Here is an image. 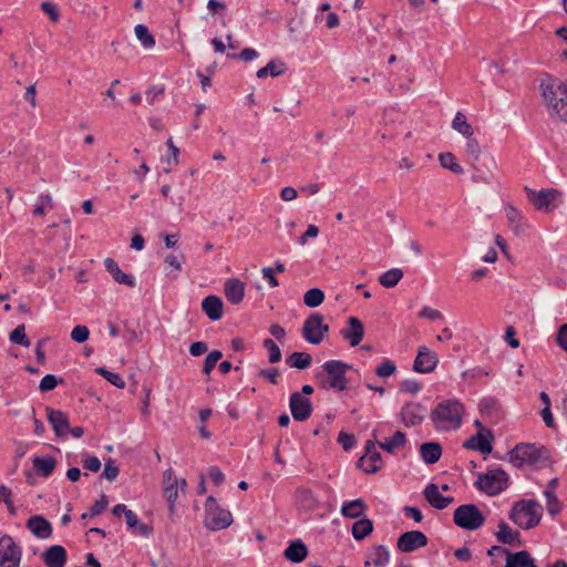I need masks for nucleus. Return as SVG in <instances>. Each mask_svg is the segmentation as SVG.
Here are the masks:
<instances>
[{"mask_svg": "<svg viewBox=\"0 0 567 567\" xmlns=\"http://www.w3.org/2000/svg\"><path fill=\"white\" fill-rule=\"evenodd\" d=\"M540 91L550 115L567 123V83L548 76L542 80Z\"/></svg>", "mask_w": 567, "mask_h": 567, "instance_id": "f257e3e1", "label": "nucleus"}, {"mask_svg": "<svg viewBox=\"0 0 567 567\" xmlns=\"http://www.w3.org/2000/svg\"><path fill=\"white\" fill-rule=\"evenodd\" d=\"M509 462L515 467L530 465L534 467H545L549 463V450L544 445H536L530 443L517 444L509 453Z\"/></svg>", "mask_w": 567, "mask_h": 567, "instance_id": "f03ea898", "label": "nucleus"}, {"mask_svg": "<svg viewBox=\"0 0 567 567\" xmlns=\"http://www.w3.org/2000/svg\"><path fill=\"white\" fill-rule=\"evenodd\" d=\"M464 406L457 400H444L432 410L430 417L435 429L441 431L456 430L462 424Z\"/></svg>", "mask_w": 567, "mask_h": 567, "instance_id": "7ed1b4c3", "label": "nucleus"}, {"mask_svg": "<svg viewBox=\"0 0 567 567\" xmlns=\"http://www.w3.org/2000/svg\"><path fill=\"white\" fill-rule=\"evenodd\" d=\"M543 516V506L536 499H519L512 506L508 518L523 529L536 527Z\"/></svg>", "mask_w": 567, "mask_h": 567, "instance_id": "20e7f679", "label": "nucleus"}, {"mask_svg": "<svg viewBox=\"0 0 567 567\" xmlns=\"http://www.w3.org/2000/svg\"><path fill=\"white\" fill-rule=\"evenodd\" d=\"M322 369L327 373V379L320 384L322 389L343 391L348 388L346 373L351 365L339 360H329L323 363Z\"/></svg>", "mask_w": 567, "mask_h": 567, "instance_id": "39448f33", "label": "nucleus"}, {"mask_svg": "<svg viewBox=\"0 0 567 567\" xmlns=\"http://www.w3.org/2000/svg\"><path fill=\"white\" fill-rule=\"evenodd\" d=\"M453 520L465 530H476L485 524L486 517L475 504H463L454 511Z\"/></svg>", "mask_w": 567, "mask_h": 567, "instance_id": "423d86ee", "label": "nucleus"}, {"mask_svg": "<svg viewBox=\"0 0 567 567\" xmlns=\"http://www.w3.org/2000/svg\"><path fill=\"white\" fill-rule=\"evenodd\" d=\"M475 486L488 495H497L507 488L508 475L502 468L491 470L487 473L478 474Z\"/></svg>", "mask_w": 567, "mask_h": 567, "instance_id": "0eeeda50", "label": "nucleus"}, {"mask_svg": "<svg viewBox=\"0 0 567 567\" xmlns=\"http://www.w3.org/2000/svg\"><path fill=\"white\" fill-rule=\"evenodd\" d=\"M205 526L210 530L225 529L233 523L231 513L221 508L215 497L208 496L205 504Z\"/></svg>", "mask_w": 567, "mask_h": 567, "instance_id": "6e6552de", "label": "nucleus"}, {"mask_svg": "<svg viewBox=\"0 0 567 567\" xmlns=\"http://www.w3.org/2000/svg\"><path fill=\"white\" fill-rule=\"evenodd\" d=\"M372 440H368L365 442L364 455L361 456L357 462L358 467L362 468L367 474L377 473L383 464L382 456L375 449L377 431L372 432Z\"/></svg>", "mask_w": 567, "mask_h": 567, "instance_id": "1a4fd4ad", "label": "nucleus"}, {"mask_svg": "<svg viewBox=\"0 0 567 567\" xmlns=\"http://www.w3.org/2000/svg\"><path fill=\"white\" fill-rule=\"evenodd\" d=\"M21 548L10 535L0 538V567H19Z\"/></svg>", "mask_w": 567, "mask_h": 567, "instance_id": "9d476101", "label": "nucleus"}, {"mask_svg": "<svg viewBox=\"0 0 567 567\" xmlns=\"http://www.w3.org/2000/svg\"><path fill=\"white\" fill-rule=\"evenodd\" d=\"M429 543L426 535L420 530H410L400 535L396 547L402 553H412L425 547Z\"/></svg>", "mask_w": 567, "mask_h": 567, "instance_id": "9b49d317", "label": "nucleus"}, {"mask_svg": "<svg viewBox=\"0 0 567 567\" xmlns=\"http://www.w3.org/2000/svg\"><path fill=\"white\" fill-rule=\"evenodd\" d=\"M289 408L291 415L296 421H307L312 414V403L310 399L302 395L300 392H293L290 395Z\"/></svg>", "mask_w": 567, "mask_h": 567, "instance_id": "f8f14e48", "label": "nucleus"}, {"mask_svg": "<svg viewBox=\"0 0 567 567\" xmlns=\"http://www.w3.org/2000/svg\"><path fill=\"white\" fill-rule=\"evenodd\" d=\"M439 363L437 354L425 346L419 347L413 370L417 373H430Z\"/></svg>", "mask_w": 567, "mask_h": 567, "instance_id": "ddd939ff", "label": "nucleus"}, {"mask_svg": "<svg viewBox=\"0 0 567 567\" xmlns=\"http://www.w3.org/2000/svg\"><path fill=\"white\" fill-rule=\"evenodd\" d=\"M525 192L529 202L534 205V207L538 210L551 212L555 206L551 205L554 198L558 195V192L555 189H542L540 192H536L529 187H525Z\"/></svg>", "mask_w": 567, "mask_h": 567, "instance_id": "4468645a", "label": "nucleus"}, {"mask_svg": "<svg viewBox=\"0 0 567 567\" xmlns=\"http://www.w3.org/2000/svg\"><path fill=\"white\" fill-rule=\"evenodd\" d=\"M483 430L485 431L486 435H484L482 432H477L475 435L471 436L463 443V447L466 450H476L483 454L492 453V442L494 440V434L489 429Z\"/></svg>", "mask_w": 567, "mask_h": 567, "instance_id": "2eb2a0df", "label": "nucleus"}, {"mask_svg": "<svg viewBox=\"0 0 567 567\" xmlns=\"http://www.w3.org/2000/svg\"><path fill=\"white\" fill-rule=\"evenodd\" d=\"M47 417L58 437H65L70 430V422L66 413L61 410L45 408Z\"/></svg>", "mask_w": 567, "mask_h": 567, "instance_id": "dca6fc26", "label": "nucleus"}, {"mask_svg": "<svg viewBox=\"0 0 567 567\" xmlns=\"http://www.w3.org/2000/svg\"><path fill=\"white\" fill-rule=\"evenodd\" d=\"M347 328L340 331V334L349 341L351 347L360 344L364 337V324L357 317H349L347 320Z\"/></svg>", "mask_w": 567, "mask_h": 567, "instance_id": "f3484780", "label": "nucleus"}, {"mask_svg": "<svg viewBox=\"0 0 567 567\" xmlns=\"http://www.w3.org/2000/svg\"><path fill=\"white\" fill-rule=\"evenodd\" d=\"M423 495L429 504L436 509H444L454 502L452 496H443L440 493L439 486L434 483H430L425 486Z\"/></svg>", "mask_w": 567, "mask_h": 567, "instance_id": "a211bd4d", "label": "nucleus"}, {"mask_svg": "<svg viewBox=\"0 0 567 567\" xmlns=\"http://www.w3.org/2000/svg\"><path fill=\"white\" fill-rule=\"evenodd\" d=\"M66 558V550L61 545H52L42 553V560L47 567H64Z\"/></svg>", "mask_w": 567, "mask_h": 567, "instance_id": "6ab92c4d", "label": "nucleus"}, {"mask_svg": "<svg viewBox=\"0 0 567 567\" xmlns=\"http://www.w3.org/2000/svg\"><path fill=\"white\" fill-rule=\"evenodd\" d=\"M245 282L238 278H229L225 281L224 292L231 305H239L245 297Z\"/></svg>", "mask_w": 567, "mask_h": 567, "instance_id": "aec40b11", "label": "nucleus"}, {"mask_svg": "<svg viewBox=\"0 0 567 567\" xmlns=\"http://www.w3.org/2000/svg\"><path fill=\"white\" fill-rule=\"evenodd\" d=\"M27 527L38 538L47 539L52 535L51 523L41 515H33L27 520Z\"/></svg>", "mask_w": 567, "mask_h": 567, "instance_id": "412c9836", "label": "nucleus"}, {"mask_svg": "<svg viewBox=\"0 0 567 567\" xmlns=\"http://www.w3.org/2000/svg\"><path fill=\"white\" fill-rule=\"evenodd\" d=\"M424 406L421 403H406L401 410L402 421L406 426H415L423 422L422 412Z\"/></svg>", "mask_w": 567, "mask_h": 567, "instance_id": "4be33fe9", "label": "nucleus"}, {"mask_svg": "<svg viewBox=\"0 0 567 567\" xmlns=\"http://www.w3.org/2000/svg\"><path fill=\"white\" fill-rule=\"evenodd\" d=\"M104 265H105L106 270L111 274L114 281H116L117 284L124 285V286H127L131 288H134L136 286V280H135L134 276L123 272L114 259L106 258L104 260Z\"/></svg>", "mask_w": 567, "mask_h": 567, "instance_id": "5701e85b", "label": "nucleus"}, {"mask_svg": "<svg viewBox=\"0 0 567 567\" xmlns=\"http://www.w3.org/2000/svg\"><path fill=\"white\" fill-rule=\"evenodd\" d=\"M202 309L210 320H219L223 317V300L214 295L206 297L202 302Z\"/></svg>", "mask_w": 567, "mask_h": 567, "instance_id": "b1692460", "label": "nucleus"}, {"mask_svg": "<svg viewBox=\"0 0 567 567\" xmlns=\"http://www.w3.org/2000/svg\"><path fill=\"white\" fill-rule=\"evenodd\" d=\"M307 555L308 548L305 545V543L300 539L291 542L284 551L285 558L295 564L303 561Z\"/></svg>", "mask_w": 567, "mask_h": 567, "instance_id": "393cba45", "label": "nucleus"}, {"mask_svg": "<svg viewBox=\"0 0 567 567\" xmlns=\"http://www.w3.org/2000/svg\"><path fill=\"white\" fill-rule=\"evenodd\" d=\"M296 501L298 506L307 512L316 509L319 505L315 493L306 487H298L296 489Z\"/></svg>", "mask_w": 567, "mask_h": 567, "instance_id": "a878e982", "label": "nucleus"}, {"mask_svg": "<svg viewBox=\"0 0 567 567\" xmlns=\"http://www.w3.org/2000/svg\"><path fill=\"white\" fill-rule=\"evenodd\" d=\"M420 454L425 464H435L442 455V446L437 442H425L420 446Z\"/></svg>", "mask_w": 567, "mask_h": 567, "instance_id": "bb28decb", "label": "nucleus"}, {"mask_svg": "<svg viewBox=\"0 0 567 567\" xmlns=\"http://www.w3.org/2000/svg\"><path fill=\"white\" fill-rule=\"evenodd\" d=\"M317 312L311 313L303 322L302 337L311 344H319L320 337H318V320L316 319Z\"/></svg>", "mask_w": 567, "mask_h": 567, "instance_id": "cd10ccee", "label": "nucleus"}, {"mask_svg": "<svg viewBox=\"0 0 567 567\" xmlns=\"http://www.w3.org/2000/svg\"><path fill=\"white\" fill-rule=\"evenodd\" d=\"M504 567H537L530 554L527 550L508 553L506 565Z\"/></svg>", "mask_w": 567, "mask_h": 567, "instance_id": "c85d7f7f", "label": "nucleus"}, {"mask_svg": "<svg viewBox=\"0 0 567 567\" xmlns=\"http://www.w3.org/2000/svg\"><path fill=\"white\" fill-rule=\"evenodd\" d=\"M367 509V505L363 499L357 498L353 501L344 502L341 507V514L348 518H359L363 515Z\"/></svg>", "mask_w": 567, "mask_h": 567, "instance_id": "c756f323", "label": "nucleus"}, {"mask_svg": "<svg viewBox=\"0 0 567 567\" xmlns=\"http://www.w3.org/2000/svg\"><path fill=\"white\" fill-rule=\"evenodd\" d=\"M32 462L33 468L42 477H49L53 473L56 465L55 458L50 455L45 457L35 456Z\"/></svg>", "mask_w": 567, "mask_h": 567, "instance_id": "7c9ffc66", "label": "nucleus"}, {"mask_svg": "<svg viewBox=\"0 0 567 567\" xmlns=\"http://www.w3.org/2000/svg\"><path fill=\"white\" fill-rule=\"evenodd\" d=\"M495 537L501 544L513 545L515 540H519V532L513 530L507 523L501 520Z\"/></svg>", "mask_w": 567, "mask_h": 567, "instance_id": "2f4dec72", "label": "nucleus"}, {"mask_svg": "<svg viewBox=\"0 0 567 567\" xmlns=\"http://www.w3.org/2000/svg\"><path fill=\"white\" fill-rule=\"evenodd\" d=\"M125 520L128 529H132L144 537H148L153 533V527L141 523L133 511L125 512Z\"/></svg>", "mask_w": 567, "mask_h": 567, "instance_id": "473e14b6", "label": "nucleus"}, {"mask_svg": "<svg viewBox=\"0 0 567 567\" xmlns=\"http://www.w3.org/2000/svg\"><path fill=\"white\" fill-rule=\"evenodd\" d=\"M406 443V436L403 432L396 431L392 437L386 439L384 442H378L377 444L388 453H394L395 450L403 447Z\"/></svg>", "mask_w": 567, "mask_h": 567, "instance_id": "72a5a7b5", "label": "nucleus"}, {"mask_svg": "<svg viewBox=\"0 0 567 567\" xmlns=\"http://www.w3.org/2000/svg\"><path fill=\"white\" fill-rule=\"evenodd\" d=\"M312 358L309 353L306 352H292L287 359L286 363L290 368H295L298 370H306L311 365Z\"/></svg>", "mask_w": 567, "mask_h": 567, "instance_id": "f704fd0d", "label": "nucleus"}, {"mask_svg": "<svg viewBox=\"0 0 567 567\" xmlns=\"http://www.w3.org/2000/svg\"><path fill=\"white\" fill-rule=\"evenodd\" d=\"M373 532V523L364 517L352 525V536L355 540H362Z\"/></svg>", "mask_w": 567, "mask_h": 567, "instance_id": "c9c22d12", "label": "nucleus"}, {"mask_svg": "<svg viewBox=\"0 0 567 567\" xmlns=\"http://www.w3.org/2000/svg\"><path fill=\"white\" fill-rule=\"evenodd\" d=\"M287 71V66L284 62L276 63L275 61H269L266 66L259 69L257 71L258 79H265L268 75L276 78L282 75Z\"/></svg>", "mask_w": 567, "mask_h": 567, "instance_id": "e433bc0d", "label": "nucleus"}, {"mask_svg": "<svg viewBox=\"0 0 567 567\" xmlns=\"http://www.w3.org/2000/svg\"><path fill=\"white\" fill-rule=\"evenodd\" d=\"M452 127L465 138H471L474 134L473 127L468 124L466 116L462 112L456 113L452 122Z\"/></svg>", "mask_w": 567, "mask_h": 567, "instance_id": "4c0bfd02", "label": "nucleus"}, {"mask_svg": "<svg viewBox=\"0 0 567 567\" xmlns=\"http://www.w3.org/2000/svg\"><path fill=\"white\" fill-rule=\"evenodd\" d=\"M402 277L403 271L401 269L392 268L380 276L379 282L385 288H392L398 285Z\"/></svg>", "mask_w": 567, "mask_h": 567, "instance_id": "58836bf2", "label": "nucleus"}, {"mask_svg": "<svg viewBox=\"0 0 567 567\" xmlns=\"http://www.w3.org/2000/svg\"><path fill=\"white\" fill-rule=\"evenodd\" d=\"M370 558L375 567H384L390 559L389 550L383 545L373 547Z\"/></svg>", "mask_w": 567, "mask_h": 567, "instance_id": "ea45409f", "label": "nucleus"}, {"mask_svg": "<svg viewBox=\"0 0 567 567\" xmlns=\"http://www.w3.org/2000/svg\"><path fill=\"white\" fill-rule=\"evenodd\" d=\"M324 300V292L319 288H311L303 295V302L309 308L320 306Z\"/></svg>", "mask_w": 567, "mask_h": 567, "instance_id": "a19ab883", "label": "nucleus"}, {"mask_svg": "<svg viewBox=\"0 0 567 567\" xmlns=\"http://www.w3.org/2000/svg\"><path fill=\"white\" fill-rule=\"evenodd\" d=\"M439 161L444 168H447L455 174H461L463 172L462 166L456 162V157L450 152L441 153L439 155Z\"/></svg>", "mask_w": 567, "mask_h": 567, "instance_id": "79ce46f5", "label": "nucleus"}, {"mask_svg": "<svg viewBox=\"0 0 567 567\" xmlns=\"http://www.w3.org/2000/svg\"><path fill=\"white\" fill-rule=\"evenodd\" d=\"M9 339L12 343L22 346L24 348H29L31 344L29 338L25 334V326L23 323L19 324L10 332Z\"/></svg>", "mask_w": 567, "mask_h": 567, "instance_id": "37998d69", "label": "nucleus"}, {"mask_svg": "<svg viewBox=\"0 0 567 567\" xmlns=\"http://www.w3.org/2000/svg\"><path fill=\"white\" fill-rule=\"evenodd\" d=\"M544 496L546 498V507L549 515L556 516L557 514H559L561 511V503L555 495L554 491L545 489Z\"/></svg>", "mask_w": 567, "mask_h": 567, "instance_id": "c03bdc74", "label": "nucleus"}, {"mask_svg": "<svg viewBox=\"0 0 567 567\" xmlns=\"http://www.w3.org/2000/svg\"><path fill=\"white\" fill-rule=\"evenodd\" d=\"M136 38L141 41L144 48H153L155 39L150 33L148 28L144 24H137L134 29Z\"/></svg>", "mask_w": 567, "mask_h": 567, "instance_id": "a18cd8bd", "label": "nucleus"}, {"mask_svg": "<svg viewBox=\"0 0 567 567\" xmlns=\"http://www.w3.org/2000/svg\"><path fill=\"white\" fill-rule=\"evenodd\" d=\"M95 372L99 375L103 377L105 380H107L110 383H112L117 389L125 388V381L117 373L111 372L103 367L96 368Z\"/></svg>", "mask_w": 567, "mask_h": 567, "instance_id": "49530a36", "label": "nucleus"}, {"mask_svg": "<svg viewBox=\"0 0 567 567\" xmlns=\"http://www.w3.org/2000/svg\"><path fill=\"white\" fill-rule=\"evenodd\" d=\"M167 156L166 157H162V161L166 163V167H164V172L165 173H169L171 172V166L172 165H177L178 164V154H179V150L176 147L175 144H167Z\"/></svg>", "mask_w": 567, "mask_h": 567, "instance_id": "de8ad7c7", "label": "nucleus"}, {"mask_svg": "<svg viewBox=\"0 0 567 567\" xmlns=\"http://www.w3.org/2000/svg\"><path fill=\"white\" fill-rule=\"evenodd\" d=\"M396 372V365L393 361L384 359L381 364L375 368V374L380 378H388Z\"/></svg>", "mask_w": 567, "mask_h": 567, "instance_id": "09e8293b", "label": "nucleus"}, {"mask_svg": "<svg viewBox=\"0 0 567 567\" xmlns=\"http://www.w3.org/2000/svg\"><path fill=\"white\" fill-rule=\"evenodd\" d=\"M262 344L269 352L270 363H277L281 360V351L272 339H265Z\"/></svg>", "mask_w": 567, "mask_h": 567, "instance_id": "8fccbe9b", "label": "nucleus"}, {"mask_svg": "<svg viewBox=\"0 0 567 567\" xmlns=\"http://www.w3.org/2000/svg\"><path fill=\"white\" fill-rule=\"evenodd\" d=\"M221 357H223V353L219 350H214V351L209 352L204 361L203 372L205 374H209L213 371V369L216 367L217 362L220 360Z\"/></svg>", "mask_w": 567, "mask_h": 567, "instance_id": "3c124183", "label": "nucleus"}, {"mask_svg": "<svg viewBox=\"0 0 567 567\" xmlns=\"http://www.w3.org/2000/svg\"><path fill=\"white\" fill-rule=\"evenodd\" d=\"M120 468L115 465V462L113 458H107L104 464V470L102 473V477L106 478L110 482H113L118 476Z\"/></svg>", "mask_w": 567, "mask_h": 567, "instance_id": "603ef678", "label": "nucleus"}, {"mask_svg": "<svg viewBox=\"0 0 567 567\" xmlns=\"http://www.w3.org/2000/svg\"><path fill=\"white\" fill-rule=\"evenodd\" d=\"M90 331L86 326H75L71 331V338L78 343H82L89 339Z\"/></svg>", "mask_w": 567, "mask_h": 567, "instance_id": "864d4df0", "label": "nucleus"}, {"mask_svg": "<svg viewBox=\"0 0 567 567\" xmlns=\"http://www.w3.org/2000/svg\"><path fill=\"white\" fill-rule=\"evenodd\" d=\"M506 217H507L509 227H512V228L517 230L518 229V221L522 218L520 213L514 206L509 205V206L506 207Z\"/></svg>", "mask_w": 567, "mask_h": 567, "instance_id": "5fc2aeb1", "label": "nucleus"}, {"mask_svg": "<svg viewBox=\"0 0 567 567\" xmlns=\"http://www.w3.org/2000/svg\"><path fill=\"white\" fill-rule=\"evenodd\" d=\"M58 383L59 381L55 375L47 374L40 381L39 389L41 392L52 391L58 385Z\"/></svg>", "mask_w": 567, "mask_h": 567, "instance_id": "6e6d98bb", "label": "nucleus"}, {"mask_svg": "<svg viewBox=\"0 0 567 567\" xmlns=\"http://www.w3.org/2000/svg\"><path fill=\"white\" fill-rule=\"evenodd\" d=\"M338 442L342 445L344 451H350L357 443L355 436L347 432H340Z\"/></svg>", "mask_w": 567, "mask_h": 567, "instance_id": "4d7b16f0", "label": "nucleus"}, {"mask_svg": "<svg viewBox=\"0 0 567 567\" xmlns=\"http://www.w3.org/2000/svg\"><path fill=\"white\" fill-rule=\"evenodd\" d=\"M258 55L259 53L255 49L245 48L239 54H228L227 56L229 59H238L248 62L258 58Z\"/></svg>", "mask_w": 567, "mask_h": 567, "instance_id": "13d9d810", "label": "nucleus"}, {"mask_svg": "<svg viewBox=\"0 0 567 567\" xmlns=\"http://www.w3.org/2000/svg\"><path fill=\"white\" fill-rule=\"evenodd\" d=\"M164 496L169 505L171 511H173L175 502L178 497V487L177 485H167L164 487Z\"/></svg>", "mask_w": 567, "mask_h": 567, "instance_id": "bf43d9fd", "label": "nucleus"}, {"mask_svg": "<svg viewBox=\"0 0 567 567\" xmlns=\"http://www.w3.org/2000/svg\"><path fill=\"white\" fill-rule=\"evenodd\" d=\"M41 9L52 21L56 22L60 19V12L54 3L44 1L41 3Z\"/></svg>", "mask_w": 567, "mask_h": 567, "instance_id": "052dcab7", "label": "nucleus"}, {"mask_svg": "<svg viewBox=\"0 0 567 567\" xmlns=\"http://www.w3.org/2000/svg\"><path fill=\"white\" fill-rule=\"evenodd\" d=\"M82 463L83 467L91 472H99L101 468V462L96 456L84 455Z\"/></svg>", "mask_w": 567, "mask_h": 567, "instance_id": "680f3d73", "label": "nucleus"}, {"mask_svg": "<svg viewBox=\"0 0 567 567\" xmlns=\"http://www.w3.org/2000/svg\"><path fill=\"white\" fill-rule=\"evenodd\" d=\"M109 505V501L105 495H102L100 499H97L90 509L91 516H97L102 514Z\"/></svg>", "mask_w": 567, "mask_h": 567, "instance_id": "e2e57ef3", "label": "nucleus"}, {"mask_svg": "<svg viewBox=\"0 0 567 567\" xmlns=\"http://www.w3.org/2000/svg\"><path fill=\"white\" fill-rule=\"evenodd\" d=\"M400 389L401 391L415 394L421 390V385L416 380L408 379L402 381Z\"/></svg>", "mask_w": 567, "mask_h": 567, "instance_id": "0e129e2a", "label": "nucleus"}, {"mask_svg": "<svg viewBox=\"0 0 567 567\" xmlns=\"http://www.w3.org/2000/svg\"><path fill=\"white\" fill-rule=\"evenodd\" d=\"M556 343L567 353V323L559 327Z\"/></svg>", "mask_w": 567, "mask_h": 567, "instance_id": "69168bd1", "label": "nucleus"}, {"mask_svg": "<svg viewBox=\"0 0 567 567\" xmlns=\"http://www.w3.org/2000/svg\"><path fill=\"white\" fill-rule=\"evenodd\" d=\"M261 275H262V278L268 281V284L271 288L279 286V281L275 277V269H272L271 267H264L261 269Z\"/></svg>", "mask_w": 567, "mask_h": 567, "instance_id": "338daca9", "label": "nucleus"}, {"mask_svg": "<svg viewBox=\"0 0 567 567\" xmlns=\"http://www.w3.org/2000/svg\"><path fill=\"white\" fill-rule=\"evenodd\" d=\"M497 401L493 398H485L480 402V411L484 414H489L494 409H496Z\"/></svg>", "mask_w": 567, "mask_h": 567, "instance_id": "774afa93", "label": "nucleus"}]
</instances>
